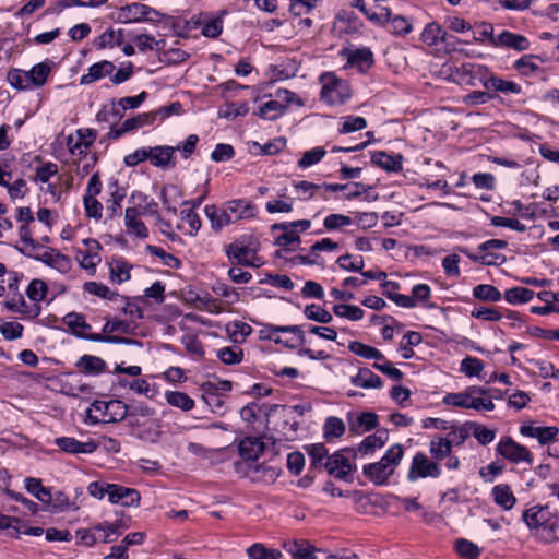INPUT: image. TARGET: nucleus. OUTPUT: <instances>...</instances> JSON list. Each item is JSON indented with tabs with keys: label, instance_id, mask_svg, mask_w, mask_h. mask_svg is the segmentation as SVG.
Listing matches in <instances>:
<instances>
[{
	"label": "nucleus",
	"instance_id": "f257e3e1",
	"mask_svg": "<svg viewBox=\"0 0 559 559\" xmlns=\"http://www.w3.org/2000/svg\"><path fill=\"white\" fill-rule=\"evenodd\" d=\"M204 213L215 231L238 221L249 219L257 215V209L251 201L234 199L223 203L222 206L205 205Z\"/></svg>",
	"mask_w": 559,
	"mask_h": 559
},
{
	"label": "nucleus",
	"instance_id": "f03ea898",
	"mask_svg": "<svg viewBox=\"0 0 559 559\" xmlns=\"http://www.w3.org/2000/svg\"><path fill=\"white\" fill-rule=\"evenodd\" d=\"M404 455V448L400 443L391 445L380 461L366 464L364 475L376 486L385 485L400 465Z\"/></svg>",
	"mask_w": 559,
	"mask_h": 559
},
{
	"label": "nucleus",
	"instance_id": "7ed1b4c3",
	"mask_svg": "<svg viewBox=\"0 0 559 559\" xmlns=\"http://www.w3.org/2000/svg\"><path fill=\"white\" fill-rule=\"evenodd\" d=\"M259 242L251 236H242L226 247V254L233 262L249 267H260L263 260L258 255Z\"/></svg>",
	"mask_w": 559,
	"mask_h": 559
},
{
	"label": "nucleus",
	"instance_id": "20e7f679",
	"mask_svg": "<svg viewBox=\"0 0 559 559\" xmlns=\"http://www.w3.org/2000/svg\"><path fill=\"white\" fill-rule=\"evenodd\" d=\"M128 406L118 400L94 401L86 409V423L91 425L120 421L127 417Z\"/></svg>",
	"mask_w": 559,
	"mask_h": 559
},
{
	"label": "nucleus",
	"instance_id": "39448f33",
	"mask_svg": "<svg viewBox=\"0 0 559 559\" xmlns=\"http://www.w3.org/2000/svg\"><path fill=\"white\" fill-rule=\"evenodd\" d=\"M321 100L330 106H338L346 103L352 93L346 81L340 79L334 72H324L320 75Z\"/></svg>",
	"mask_w": 559,
	"mask_h": 559
},
{
	"label": "nucleus",
	"instance_id": "423d86ee",
	"mask_svg": "<svg viewBox=\"0 0 559 559\" xmlns=\"http://www.w3.org/2000/svg\"><path fill=\"white\" fill-rule=\"evenodd\" d=\"M442 402L449 406L472 408L476 411L489 409V395L484 388L469 386L464 392L448 393Z\"/></svg>",
	"mask_w": 559,
	"mask_h": 559
},
{
	"label": "nucleus",
	"instance_id": "0eeeda50",
	"mask_svg": "<svg viewBox=\"0 0 559 559\" xmlns=\"http://www.w3.org/2000/svg\"><path fill=\"white\" fill-rule=\"evenodd\" d=\"M236 469L251 481L264 485L273 484L281 474V469L277 466L269 463H237Z\"/></svg>",
	"mask_w": 559,
	"mask_h": 559
},
{
	"label": "nucleus",
	"instance_id": "6e6552de",
	"mask_svg": "<svg viewBox=\"0 0 559 559\" xmlns=\"http://www.w3.org/2000/svg\"><path fill=\"white\" fill-rule=\"evenodd\" d=\"M496 452L498 455L508 460L513 464L526 463L528 465L533 464V455L530 450L515 442L510 437L502 438L496 445Z\"/></svg>",
	"mask_w": 559,
	"mask_h": 559
},
{
	"label": "nucleus",
	"instance_id": "1a4fd4ad",
	"mask_svg": "<svg viewBox=\"0 0 559 559\" xmlns=\"http://www.w3.org/2000/svg\"><path fill=\"white\" fill-rule=\"evenodd\" d=\"M157 15V11L146 4L133 2L117 9L112 19L122 24L140 23L152 20L151 15Z\"/></svg>",
	"mask_w": 559,
	"mask_h": 559
},
{
	"label": "nucleus",
	"instance_id": "9d476101",
	"mask_svg": "<svg viewBox=\"0 0 559 559\" xmlns=\"http://www.w3.org/2000/svg\"><path fill=\"white\" fill-rule=\"evenodd\" d=\"M348 449L345 448L336 451L326 459L324 468L331 476L345 479L355 469L354 459L349 454Z\"/></svg>",
	"mask_w": 559,
	"mask_h": 559
},
{
	"label": "nucleus",
	"instance_id": "9b49d317",
	"mask_svg": "<svg viewBox=\"0 0 559 559\" xmlns=\"http://www.w3.org/2000/svg\"><path fill=\"white\" fill-rule=\"evenodd\" d=\"M441 473L439 464L430 461L424 453H416L413 457L407 478L411 481H416L419 478H437Z\"/></svg>",
	"mask_w": 559,
	"mask_h": 559
},
{
	"label": "nucleus",
	"instance_id": "f8f14e48",
	"mask_svg": "<svg viewBox=\"0 0 559 559\" xmlns=\"http://www.w3.org/2000/svg\"><path fill=\"white\" fill-rule=\"evenodd\" d=\"M310 226L311 222L309 219H299L274 225V229L282 230V234L276 238V243L281 247L298 243L300 241L299 233L306 231Z\"/></svg>",
	"mask_w": 559,
	"mask_h": 559
},
{
	"label": "nucleus",
	"instance_id": "ddd939ff",
	"mask_svg": "<svg viewBox=\"0 0 559 559\" xmlns=\"http://www.w3.org/2000/svg\"><path fill=\"white\" fill-rule=\"evenodd\" d=\"M341 56L346 60L345 69L356 68L360 73H366L374 63L373 53L367 47L343 49Z\"/></svg>",
	"mask_w": 559,
	"mask_h": 559
},
{
	"label": "nucleus",
	"instance_id": "4468645a",
	"mask_svg": "<svg viewBox=\"0 0 559 559\" xmlns=\"http://www.w3.org/2000/svg\"><path fill=\"white\" fill-rule=\"evenodd\" d=\"M280 333H293L297 336L300 344L306 343L304 331L299 325L265 324L259 330V337L264 341H272L276 344L287 345V341L282 340Z\"/></svg>",
	"mask_w": 559,
	"mask_h": 559
},
{
	"label": "nucleus",
	"instance_id": "2eb2a0df",
	"mask_svg": "<svg viewBox=\"0 0 559 559\" xmlns=\"http://www.w3.org/2000/svg\"><path fill=\"white\" fill-rule=\"evenodd\" d=\"M520 433L536 439L542 445H548L557 438L559 428L556 426H540L531 421L520 426Z\"/></svg>",
	"mask_w": 559,
	"mask_h": 559
},
{
	"label": "nucleus",
	"instance_id": "dca6fc26",
	"mask_svg": "<svg viewBox=\"0 0 559 559\" xmlns=\"http://www.w3.org/2000/svg\"><path fill=\"white\" fill-rule=\"evenodd\" d=\"M96 136V131L93 129H79L75 134L67 138V146L73 156H82L87 153Z\"/></svg>",
	"mask_w": 559,
	"mask_h": 559
},
{
	"label": "nucleus",
	"instance_id": "f3484780",
	"mask_svg": "<svg viewBox=\"0 0 559 559\" xmlns=\"http://www.w3.org/2000/svg\"><path fill=\"white\" fill-rule=\"evenodd\" d=\"M389 433L385 429H379L373 435L367 436L357 449H348L353 459L356 456H367L381 449L388 441Z\"/></svg>",
	"mask_w": 559,
	"mask_h": 559
},
{
	"label": "nucleus",
	"instance_id": "a211bd4d",
	"mask_svg": "<svg viewBox=\"0 0 559 559\" xmlns=\"http://www.w3.org/2000/svg\"><path fill=\"white\" fill-rule=\"evenodd\" d=\"M491 46L521 52L530 48V41L524 35L503 31L497 37L491 34Z\"/></svg>",
	"mask_w": 559,
	"mask_h": 559
},
{
	"label": "nucleus",
	"instance_id": "6ab92c4d",
	"mask_svg": "<svg viewBox=\"0 0 559 559\" xmlns=\"http://www.w3.org/2000/svg\"><path fill=\"white\" fill-rule=\"evenodd\" d=\"M550 515L551 511L548 507L535 504L523 512L522 519L530 531L537 536Z\"/></svg>",
	"mask_w": 559,
	"mask_h": 559
},
{
	"label": "nucleus",
	"instance_id": "aec40b11",
	"mask_svg": "<svg viewBox=\"0 0 559 559\" xmlns=\"http://www.w3.org/2000/svg\"><path fill=\"white\" fill-rule=\"evenodd\" d=\"M140 500L141 496L138 490L118 484H111L108 499L111 504L138 507L140 504Z\"/></svg>",
	"mask_w": 559,
	"mask_h": 559
},
{
	"label": "nucleus",
	"instance_id": "412c9836",
	"mask_svg": "<svg viewBox=\"0 0 559 559\" xmlns=\"http://www.w3.org/2000/svg\"><path fill=\"white\" fill-rule=\"evenodd\" d=\"M108 198L105 201L106 211L110 218L121 215V202L126 198L127 191L118 185L116 179L107 182Z\"/></svg>",
	"mask_w": 559,
	"mask_h": 559
},
{
	"label": "nucleus",
	"instance_id": "4be33fe9",
	"mask_svg": "<svg viewBox=\"0 0 559 559\" xmlns=\"http://www.w3.org/2000/svg\"><path fill=\"white\" fill-rule=\"evenodd\" d=\"M176 148L169 145H157L148 147V160L157 168L167 169L175 166Z\"/></svg>",
	"mask_w": 559,
	"mask_h": 559
},
{
	"label": "nucleus",
	"instance_id": "5701e85b",
	"mask_svg": "<svg viewBox=\"0 0 559 559\" xmlns=\"http://www.w3.org/2000/svg\"><path fill=\"white\" fill-rule=\"evenodd\" d=\"M55 444L70 454H90L97 449V444L93 440L81 442L72 437L56 438Z\"/></svg>",
	"mask_w": 559,
	"mask_h": 559
},
{
	"label": "nucleus",
	"instance_id": "b1692460",
	"mask_svg": "<svg viewBox=\"0 0 559 559\" xmlns=\"http://www.w3.org/2000/svg\"><path fill=\"white\" fill-rule=\"evenodd\" d=\"M53 67L55 62L52 60L45 59L26 71L33 90L40 88L48 82Z\"/></svg>",
	"mask_w": 559,
	"mask_h": 559
},
{
	"label": "nucleus",
	"instance_id": "393cba45",
	"mask_svg": "<svg viewBox=\"0 0 559 559\" xmlns=\"http://www.w3.org/2000/svg\"><path fill=\"white\" fill-rule=\"evenodd\" d=\"M238 450L242 459L239 463L255 462L264 451V443L258 437H246L239 442Z\"/></svg>",
	"mask_w": 559,
	"mask_h": 559
},
{
	"label": "nucleus",
	"instance_id": "a878e982",
	"mask_svg": "<svg viewBox=\"0 0 559 559\" xmlns=\"http://www.w3.org/2000/svg\"><path fill=\"white\" fill-rule=\"evenodd\" d=\"M154 122H155V117L152 114V111L142 112L132 118L126 119L121 123L120 128L116 129V130H111L110 134L112 138H119L124 133L134 131L136 129L143 128L146 126H152Z\"/></svg>",
	"mask_w": 559,
	"mask_h": 559
},
{
	"label": "nucleus",
	"instance_id": "bb28decb",
	"mask_svg": "<svg viewBox=\"0 0 559 559\" xmlns=\"http://www.w3.org/2000/svg\"><path fill=\"white\" fill-rule=\"evenodd\" d=\"M124 226L131 236L145 239L148 237V229L141 219L139 209L127 207L124 213Z\"/></svg>",
	"mask_w": 559,
	"mask_h": 559
},
{
	"label": "nucleus",
	"instance_id": "cd10ccee",
	"mask_svg": "<svg viewBox=\"0 0 559 559\" xmlns=\"http://www.w3.org/2000/svg\"><path fill=\"white\" fill-rule=\"evenodd\" d=\"M116 67L111 61L103 60L92 64L87 69V73L83 74L80 78V83L82 85L92 84L98 80L104 79L105 76H109L115 71Z\"/></svg>",
	"mask_w": 559,
	"mask_h": 559
},
{
	"label": "nucleus",
	"instance_id": "c85d7f7f",
	"mask_svg": "<svg viewBox=\"0 0 559 559\" xmlns=\"http://www.w3.org/2000/svg\"><path fill=\"white\" fill-rule=\"evenodd\" d=\"M493 502L503 511H510L516 504V497L507 484H499L491 488Z\"/></svg>",
	"mask_w": 559,
	"mask_h": 559
},
{
	"label": "nucleus",
	"instance_id": "c756f323",
	"mask_svg": "<svg viewBox=\"0 0 559 559\" xmlns=\"http://www.w3.org/2000/svg\"><path fill=\"white\" fill-rule=\"evenodd\" d=\"M349 430L360 435L367 432L378 426V416L372 412H364L356 416H350Z\"/></svg>",
	"mask_w": 559,
	"mask_h": 559
},
{
	"label": "nucleus",
	"instance_id": "7c9ffc66",
	"mask_svg": "<svg viewBox=\"0 0 559 559\" xmlns=\"http://www.w3.org/2000/svg\"><path fill=\"white\" fill-rule=\"evenodd\" d=\"M460 433V440H465L469 436L475 437L479 443H489V429L481 427L475 423H467L464 426L456 427L453 430L454 438Z\"/></svg>",
	"mask_w": 559,
	"mask_h": 559
},
{
	"label": "nucleus",
	"instance_id": "2f4dec72",
	"mask_svg": "<svg viewBox=\"0 0 559 559\" xmlns=\"http://www.w3.org/2000/svg\"><path fill=\"white\" fill-rule=\"evenodd\" d=\"M132 265L123 258H115L109 262L110 281L122 284L130 280Z\"/></svg>",
	"mask_w": 559,
	"mask_h": 559
},
{
	"label": "nucleus",
	"instance_id": "473e14b6",
	"mask_svg": "<svg viewBox=\"0 0 559 559\" xmlns=\"http://www.w3.org/2000/svg\"><path fill=\"white\" fill-rule=\"evenodd\" d=\"M402 156L400 154L390 155L385 152L378 151L371 156V163L386 170L397 173L402 170Z\"/></svg>",
	"mask_w": 559,
	"mask_h": 559
},
{
	"label": "nucleus",
	"instance_id": "72a5a7b5",
	"mask_svg": "<svg viewBox=\"0 0 559 559\" xmlns=\"http://www.w3.org/2000/svg\"><path fill=\"white\" fill-rule=\"evenodd\" d=\"M284 548L293 559H316L314 548L307 540H288Z\"/></svg>",
	"mask_w": 559,
	"mask_h": 559
},
{
	"label": "nucleus",
	"instance_id": "f704fd0d",
	"mask_svg": "<svg viewBox=\"0 0 559 559\" xmlns=\"http://www.w3.org/2000/svg\"><path fill=\"white\" fill-rule=\"evenodd\" d=\"M350 382L364 389H380L383 385L381 378L368 368H360L358 373L352 377Z\"/></svg>",
	"mask_w": 559,
	"mask_h": 559
},
{
	"label": "nucleus",
	"instance_id": "c9c22d12",
	"mask_svg": "<svg viewBox=\"0 0 559 559\" xmlns=\"http://www.w3.org/2000/svg\"><path fill=\"white\" fill-rule=\"evenodd\" d=\"M156 415V412L153 407L148 406L144 403H139L131 408H128L127 417L129 418L130 425L132 427H140L144 421L142 419H151Z\"/></svg>",
	"mask_w": 559,
	"mask_h": 559
},
{
	"label": "nucleus",
	"instance_id": "e433bc0d",
	"mask_svg": "<svg viewBox=\"0 0 559 559\" xmlns=\"http://www.w3.org/2000/svg\"><path fill=\"white\" fill-rule=\"evenodd\" d=\"M182 193L175 185L165 186L160 191V200L168 212L176 214L177 206L181 203Z\"/></svg>",
	"mask_w": 559,
	"mask_h": 559
},
{
	"label": "nucleus",
	"instance_id": "4c0bfd02",
	"mask_svg": "<svg viewBox=\"0 0 559 559\" xmlns=\"http://www.w3.org/2000/svg\"><path fill=\"white\" fill-rule=\"evenodd\" d=\"M76 367L86 374L97 376L105 370L106 362L97 356L84 355L78 360Z\"/></svg>",
	"mask_w": 559,
	"mask_h": 559
},
{
	"label": "nucleus",
	"instance_id": "58836bf2",
	"mask_svg": "<svg viewBox=\"0 0 559 559\" xmlns=\"http://www.w3.org/2000/svg\"><path fill=\"white\" fill-rule=\"evenodd\" d=\"M38 260L60 272H67L70 269V259L53 249L43 252Z\"/></svg>",
	"mask_w": 559,
	"mask_h": 559
},
{
	"label": "nucleus",
	"instance_id": "ea45409f",
	"mask_svg": "<svg viewBox=\"0 0 559 559\" xmlns=\"http://www.w3.org/2000/svg\"><path fill=\"white\" fill-rule=\"evenodd\" d=\"M164 395L167 403L173 407H177L183 412H189L194 408V401L185 392L166 391Z\"/></svg>",
	"mask_w": 559,
	"mask_h": 559
},
{
	"label": "nucleus",
	"instance_id": "a19ab883",
	"mask_svg": "<svg viewBox=\"0 0 559 559\" xmlns=\"http://www.w3.org/2000/svg\"><path fill=\"white\" fill-rule=\"evenodd\" d=\"M64 325L76 336L82 337L84 332L91 330V325L85 321L83 314L70 312L62 319Z\"/></svg>",
	"mask_w": 559,
	"mask_h": 559
},
{
	"label": "nucleus",
	"instance_id": "79ce46f5",
	"mask_svg": "<svg viewBox=\"0 0 559 559\" xmlns=\"http://www.w3.org/2000/svg\"><path fill=\"white\" fill-rule=\"evenodd\" d=\"M294 188L298 198L304 201L314 197H319L324 200L328 199V195L322 193L321 185H316L309 181H298L294 182Z\"/></svg>",
	"mask_w": 559,
	"mask_h": 559
},
{
	"label": "nucleus",
	"instance_id": "37998d69",
	"mask_svg": "<svg viewBox=\"0 0 559 559\" xmlns=\"http://www.w3.org/2000/svg\"><path fill=\"white\" fill-rule=\"evenodd\" d=\"M536 537L545 544L559 540V516L551 514Z\"/></svg>",
	"mask_w": 559,
	"mask_h": 559
},
{
	"label": "nucleus",
	"instance_id": "c03bdc74",
	"mask_svg": "<svg viewBox=\"0 0 559 559\" xmlns=\"http://www.w3.org/2000/svg\"><path fill=\"white\" fill-rule=\"evenodd\" d=\"M24 483L25 489L40 502L46 503L47 501H50L51 491L43 486L39 478L27 477Z\"/></svg>",
	"mask_w": 559,
	"mask_h": 559
},
{
	"label": "nucleus",
	"instance_id": "a18cd8bd",
	"mask_svg": "<svg viewBox=\"0 0 559 559\" xmlns=\"http://www.w3.org/2000/svg\"><path fill=\"white\" fill-rule=\"evenodd\" d=\"M248 559H281L282 552L277 549L267 548L261 543H255L247 549Z\"/></svg>",
	"mask_w": 559,
	"mask_h": 559
},
{
	"label": "nucleus",
	"instance_id": "49530a36",
	"mask_svg": "<svg viewBox=\"0 0 559 559\" xmlns=\"http://www.w3.org/2000/svg\"><path fill=\"white\" fill-rule=\"evenodd\" d=\"M348 349L357 356L366 359L383 360V354L376 347L354 341L348 344Z\"/></svg>",
	"mask_w": 559,
	"mask_h": 559
},
{
	"label": "nucleus",
	"instance_id": "de8ad7c7",
	"mask_svg": "<svg viewBox=\"0 0 559 559\" xmlns=\"http://www.w3.org/2000/svg\"><path fill=\"white\" fill-rule=\"evenodd\" d=\"M26 70L12 69L7 74L8 83L19 91H33Z\"/></svg>",
	"mask_w": 559,
	"mask_h": 559
},
{
	"label": "nucleus",
	"instance_id": "09e8293b",
	"mask_svg": "<svg viewBox=\"0 0 559 559\" xmlns=\"http://www.w3.org/2000/svg\"><path fill=\"white\" fill-rule=\"evenodd\" d=\"M121 528H123V525L120 521L94 526V531L97 532V535L100 537L98 542L103 543H111L114 540L112 536L117 537L121 534Z\"/></svg>",
	"mask_w": 559,
	"mask_h": 559
},
{
	"label": "nucleus",
	"instance_id": "8fccbe9b",
	"mask_svg": "<svg viewBox=\"0 0 559 559\" xmlns=\"http://www.w3.org/2000/svg\"><path fill=\"white\" fill-rule=\"evenodd\" d=\"M58 174V165L51 162L44 163L35 168L33 181L37 185L50 182Z\"/></svg>",
	"mask_w": 559,
	"mask_h": 559
},
{
	"label": "nucleus",
	"instance_id": "3c124183",
	"mask_svg": "<svg viewBox=\"0 0 559 559\" xmlns=\"http://www.w3.org/2000/svg\"><path fill=\"white\" fill-rule=\"evenodd\" d=\"M533 297L534 292L522 286L507 289L504 293V299L511 305H521L528 302L530 300L533 299Z\"/></svg>",
	"mask_w": 559,
	"mask_h": 559
},
{
	"label": "nucleus",
	"instance_id": "603ef678",
	"mask_svg": "<svg viewBox=\"0 0 559 559\" xmlns=\"http://www.w3.org/2000/svg\"><path fill=\"white\" fill-rule=\"evenodd\" d=\"M388 23L391 25V33L395 36L404 37L413 32L412 22L404 15H392L390 13Z\"/></svg>",
	"mask_w": 559,
	"mask_h": 559
},
{
	"label": "nucleus",
	"instance_id": "864d4df0",
	"mask_svg": "<svg viewBox=\"0 0 559 559\" xmlns=\"http://www.w3.org/2000/svg\"><path fill=\"white\" fill-rule=\"evenodd\" d=\"M333 312L340 318H345L350 321H358L364 318V310L355 305L338 304L333 307Z\"/></svg>",
	"mask_w": 559,
	"mask_h": 559
},
{
	"label": "nucleus",
	"instance_id": "5fc2aeb1",
	"mask_svg": "<svg viewBox=\"0 0 559 559\" xmlns=\"http://www.w3.org/2000/svg\"><path fill=\"white\" fill-rule=\"evenodd\" d=\"M325 155L326 151L321 146L306 151L301 158L298 160V167L301 169L312 167L321 162Z\"/></svg>",
	"mask_w": 559,
	"mask_h": 559
},
{
	"label": "nucleus",
	"instance_id": "6e6d98bb",
	"mask_svg": "<svg viewBox=\"0 0 559 559\" xmlns=\"http://www.w3.org/2000/svg\"><path fill=\"white\" fill-rule=\"evenodd\" d=\"M430 453L437 460L447 457L452 449V441L449 438H433L429 444Z\"/></svg>",
	"mask_w": 559,
	"mask_h": 559
},
{
	"label": "nucleus",
	"instance_id": "4d7b16f0",
	"mask_svg": "<svg viewBox=\"0 0 559 559\" xmlns=\"http://www.w3.org/2000/svg\"><path fill=\"white\" fill-rule=\"evenodd\" d=\"M306 451L311 460V465L314 467H324L328 455V449L322 443H313L306 447Z\"/></svg>",
	"mask_w": 559,
	"mask_h": 559
},
{
	"label": "nucleus",
	"instance_id": "13d9d810",
	"mask_svg": "<svg viewBox=\"0 0 559 559\" xmlns=\"http://www.w3.org/2000/svg\"><path fill=\"white\" fill-rule=\"evenodd\" d=\"M243 353L238 346H227L216 350V357L225 365L239 364Z\"/></svg>",
	"mask_w": 559,
	"mask_h": 559
},
{
	"label": "nucleus",
	"instance_id": "bf43d9fd",
	"mask_svg": "<svg viewBox=\"0 0 559 559\" xmlns=\"http://www.w3.org/2000/svg\"><path fill=\"white\" fill-rule=\"evenodd\" d=\"M345 432V424L338 417H328L323 426L325 439L340 438Z\"/></svg>",
	"mask_w": 559,
	"mask_h": 559
},
{
	"label": "nucleus",
	"instance_id": "052dcab7",
	"mask_svg": "<svg viewBox=\"0 0 559 559\" xmlns=\"http://www.w3.org/2000/svg\"><path fill=\"white\" fill-rule=\"evenodd\" d=\"M285 110L283 109V105H280L274 99H270L263 103L257 115L264 120H274L281 117Z\"/></svg>",
	"mask_w": 559,
	"mask_h": 559
},
{
	"label": "nucleus",
	"instance_id": "680f3d73",
	"mask_svg": "<svg viewBox=\"0 0 559 559\" xmlns=\"http://www.w3.org/2000/svg\"><path fill=\"white\" fill-rule=\"evenodd\" d=\"M249 111L247 103H230L218 110V117L227 120H234L237 117L246 116Z\"/></svg>",
	"mask_w": 559,
	"mask_h": 559
},
{
	"label": "nucleus",
	"instance_id": "e2e57ef3",
	"mask_svg": "<svg viewBox=\"0 0 559 559\" xmlns=\"http://www.w3.org/2000/svg\"><path fill=\"white\" fill-rule=\"evenodd\" d=\"M455 550L463 559H476L480 555L479 547L464 538H460L455 542Z\"/></svg>",
	"mask_w": 559,
	"mask_h": 559
},
{
	"label": "nucleus",
	"instance_id": "0e129e2a",
	"mask_svg": "<svg viewBox=\"0 0 559 559\" xmlns=\"http://www.w3.org/2000/svg\"><path fill=\"white\" fill-rule=\"evenodd\" d=\"M444 35L445 33L442 31L439 24L429 23L425 26L421 33V40L429 46H433L439 40H443Z\"/></svg>",
	"mask_w": 559,
	"mask_h": 559
},
{
	"label": "nucleus",
	"instance_id": "69168bd1",
	"mask_svg": "<svg viewBox=\"0 0 559 559\" xmlns=\"http://www.w3.org/2000/svg\"><path fill=\"white\" fill-rule=\"evenodd\" d=\"M180 219L182 223L188 225V229H185V234L189 236H197L201 228V219L193 210H182L180 212Z\"/></svg>",
	"mask_w": 559,
	"mask_h": 559
},
{
	"label": "nucleus",
	"instance_id": "338daca9",
	"mask_svg": "<svg viewBox=\"0 0 559 559\" xmlns=\"http://www.w3.org/2000/svg\"><path fill=\"white\" fill-rule=\"evenodd\" d=\"M304 313L307 319L320 323H330L333 320L332 314L328 310L314 304L306 306Z\"/></svg>",
	"mask_w": 559,
	"mask_h": 559
},
{
	"label": "nucleus",
	"instance_id": "774afa93",
	"mask_svg": "<svg viewBox=\"0 0 559 559\" xmlns=\"http://www.w3.org/2000/svg\"><path fill=\"white\" fill-rule=\"evenodd\" d=\"M367 127V121L362 117L358 116H346L343 118L338 132L342 134L360 131Z\"/></svg>",
	"mask_w": 559,
	"mask_h": 559
}]
</instances>
